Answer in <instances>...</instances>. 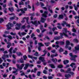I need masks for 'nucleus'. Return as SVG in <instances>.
Masks as SVG:
<instances>
[{"label":"nucleus","instance_id":"obj_44","mask_svg":"<svg viewBox=\"0 0 79 79\" xmlns=\"http://www.w3.org/2000/svg\"><path fill=\"white\" fill-rule=\"evenodd\" d=\"M38 52H36L34 54V56H39V55H38Z\"/></svg>","mask_w":79,"mask_h":79},{"label":"nucleus","instance_id":"obj_21","mask_svg":"<svg viewBox=\"0 0 79 79\" xmlns=\"http://www.w3.org/2000/svg\"><path fill=\"white\" fill-rule=\"evenodd\" d=\"M31 23L34 25H35V24H37V20L35 21L34 22H33V21H31Z\"/></svg>","mask_w":79,"mask_h":79},{"label":"nucleus","instance_id":"obj_47","mask_svg":"<svg viewBox=\"0 0 79 79\" xmlns=\"http://www.w3.org/2000/svg\"><path fill=\"white\" fill-rule=\"evenodd\" d=\"M37 71V68H35L34 69V73H36V71Z\"/></svg>","mask_w":79,"mask_h":79},{"label":"nucleus","instance_id":"obj_46","mask_svg":"<svg viewBox=\"0 0 79 79\" xmlns=\"http://www.w3.org/2000/svg\"><path fill=\"white\" fill-rule=\"evenodd\" d=\"M19 5L20 6H21V5H24V3L23 4L21 2H19Z\"/></svg>","mask_w":79,"mask_h":79},{"label":"nucleus","instance_id":"obj_34","mask_svg":"<svg viewBox=\"0 0 79 79\" xmlns=\"http://www.w3.org/2000/svg\"><path fill=\"white\" fill-rule=\"evenodd\" d=\"M23 60H26V59L27 58L26 55H25L23 56Z\"/></svg>","mask_w":79,"mask_h":79},{"label":"nucleus","instance_id":"obj_62","mask_svg":"<svg viewBox=\"0 0 79 79\" xmlns=\"http://www.w3.org/2000/svg\"><path fill=\"white\" fill-rule=\"evenodd\" d=\"M55 29H56V27L53 28L52 30L53 31H55Z\"/></svg>","mask_w":79,"mask_h":79},{"label":"nucleus","instance_id":"obj_58","mask_svg":"<svg viewBox=\"0 0 79 79\" xmlns=\"http://www.w3.org/2000/svg\"><path fill=\"white\" fill-rule=\"evenodd\" d=\"M48 79H53V77L52 76H48Z\"/></svg>","mask_w":79,"mask_h":79},{"label":"nucleus","instance_id":"obj_11","mask_svg":"<svg viewBox=\"0 0 79 79\" xmlns=\"http://www.w3.org/2000/svg\"><path fill=\"white\" fill-rule=\"evenodd\" d=\"M64 18V16L63 14L60 15H59L58 17V19L60 20V19H63Z\"/></svg>","mask_w":79,"mask_h":79},{"label":"nucleus","instance_id":"obj_33","mask_svg":"<svg viewBox=\"0 0 79 79\" xmlns=\"http://www.w3.org/2000/svg\"><path fill=\"white\" fill-rule=\"evenodd\" d=\"M73 42H76V43H78L79 42V41L77 40V39H73Z\"/></svg>","mask_w":79,"mask_h":79},{"label":"nucleus","instance_id":"obj_25","mask_svg":"<svg viewBox=\"0 0 79 79\" xmlns=\"http://www.w3.org/2000/svg\"><path fill=\"white\" fill-rule=\"evenodd\" d=\"M16 54L17 55V56H23V54H22L21 52H19L18 53H16Z\"/></svg>","mask_w":79,"mask_h":79},{"label":"nucleus","instance_id":"obj_19","mask_svg":"<svg viewBox=\"0 0 79 79\" xmlns=\"http://www.w3.org/2000/svg\"><path fill=\"white\" fill-rule=\"evenodd\" d=\"M57 25H59V26H57V28H58V29H62V27L60 26V25H61V24L60 23H58Z\"/></svg>","mask_w":79,"mask_h":79},{"label":"nucleus","instance_id":"obj_24","mask_svg":"<svg viewBox=\"0 0 79 79\" xmlns=\"http://www.w3.org/2000/svg\"><path fill=\"white\" fill-rule=\"evenodd\" d=\"M71 76V75L68 74H65V77L66 78H69V77H70Z\"/></svg>","mask_w":79,"mask_h":79},{"label":"nucleus","instance_id":"obj_35","mask_svg":"<svg viewBox=\"0 0 79 79\" xmlns=\"http://www.w3.org/2000/svg\"><path fill=\"white\" fill-rule=\"evenodd\" d=\"M15 17H16V16L14 15L13 17H10V20H13V19H15Z\"/></svg>","mask_w":79,"mask_h":79},{"label":"nucleus","instance_id":"obj_31","mask_svg":"<svg viewBox=\"0 0 79 79\" xmlns=\"http://www.w3.org/2000/svg\"><path fill=\"white\" fill-rule=\"evenodd\" d=\"M38 44L40 46L39 47H43V46H44V44H43L42 43H38Z\"/></svg>","mask_w":79,"mask_h":79},{"label":"nucleus","instance_id":"obj_39","mask_svg":"<svg viewBox=\"0 0 79 79\" xmlns=\"http://www.w3.org/2000/svg\"><path fill=\"white\" fill-rule=\"evenodd\" d=\"M43 72L44 74H47V71L45 70H44Z\"/></svg>","mask_w":79,"mask_h":79},{"label":"nucleus","instance_id":"obj_63","mask_svg":"<svg viewBox=\"0 0 79 79\" xmlns=\"http://www.w3.org/2000/svg\"><path fill=\"white\" fill-rule=\"evenodd\" d=\"M40 29L41 30L43 29V25H40Z\"/></svg>","mask_w":79,"mask_h":79},{"label":"nucleus","instance_id":"obj_20","mask_svg":"<svg viewBox=\"0 0 79 79\" xmlns=\"http://www.w3.org/2000/svg\"><path fill=\"white\" fill-rule=\"evenodd\" d=\"M19 61L21 63H24V60L23 59L22 57H21V59H19Z\"/></svg>","mask_w":79,"mask_h":79},{"label":"nucleus","instance_id":"obj_4","mask_svg":"<svg viewBox=\"0 0 79 79\" xmlns=\"http://www.w3.org/2000/svg\"><path fill=\"white\" fill-rule=\"evenodd\" d=\"M6 26L7 27L8 30L10 29H11V27H13L14 26V25L12 24L11 22L9 23L8 24L6 25Z\"/></svg>","mask_w":79,"mask_h":79},{"label":"nucleus","instance_id":"obj_9","mask_svg":"<svg viewBox=\"0 0 79 79\" xmlns=\"http://www.w3.org/2000/svg\"><path fill=\"white\" fill-rule=\"evenodd\" d=\"M48 14V12L47 11H45L44 12V13L42 14V16L43 17H44V18H47V14Z\"/></svg>","mask_w":79,"mask_h":79},{"label":"nucleus","instance_id":"obj_51","mask_svg":"<svg viewBox=\"0 0 79 79\" xmlns=\"http://www.w3.org/2000/svg\"><path fill=\"white\" fill-rule=\"evenodd\" d=\"M21 28L23 29H26V26L25 25L22 26Z\"/></svg>","mask_w":79,"mask_h":79},{"label":"nucleus","instance_id":"obj_52","mask_svg":"<svg viewBox=\"0 0 79 79\" xmlns=\"http://www.w3.org/2000/svg\"><path fill=\"white\" fill-rule=\"evenodd\" d=\"M72 31L73 32H76V30L75 28L72 29Z\"/></svg>","mask_w":79,"mask_h":79},{"label":"nucleus","instance_id":"obj_32","mask_svg":"<svg viewBox=\"0 0 79 79\" xmlns=\"http://www.w3.org/2000/svg\"><path fill=\"white\" fill-rule=\"evenodd\" d=\"M64 30L65 31V33H67V32H69V31H67V28H64Z\"/></svg>","mask_w":79,"mask_h":79},{"label":"nucleus","instance_id":"obj_40","mask_svg":"<svg viewBox=\"0 0 79 79\" xmlns=\"http://www.w3.org/2000/svg\"><path fill=\"white\" fill-rule=\"evenodd\" d=\"M28 56L29 58H31V59H33V56H31L30 55H28Z\"/></svg>","mask_w":79,"mask_h":79},{"label":"nucleus","instance_id":"obj_7","mask_svg":"<svg viewBox=\"0 0 79 79\" xmlns=\"http://www.w3.org/2000/svg\"><path fill=\"white\" fill-rule=\"evenodd\" d=\"M3 56L2 57V58L3 60H5L6 58H9V56L8 55H6L4 54Z\"/></svg>","mask_w":79,"mask_h":79},{"label":"nucleus","instance_id":"obj_49","mask_svg":"<svg viewBox=\"0 0 79 79\" xmlns=\"http://www.w3.org/2000/svg\"><path fill=\"white\" fill-rule=\"evenodd\" d=\"M77 67V66H74L73 68V71H75V69H76V68Z\"/></svg>","mask_w":79,"mask_h":79},{"label":"nucleus","instance_id":"obj_3","mask_svg":"<svg viewBox=\"0 0 79 79\" xmlns=\"http://www.w3.org/2000/svg\"><path fill=\"white\" fill-rule=\"evenodd\" d=\"M65 25L66 27H68L69 28L71 27V25L70 24H68V23H66V21H63V23L61 24V25L63 27H64L65 26L64 25Z\"/></svg>","mask_w":79,"mask_h":79},{"label":"nucleus","instance_id":"obj_56","mask_svg":"<svg viewBox=\"0 0 79 79\" xmlns=\"http://www.w3.org/2000/svg\"><path fill=\"white\" fill-rule=\"evenodd\" d=\"M4 33L7 34H10V32L9 31H6L4 32Z\"/></svg>","mask_w":79,"mask_h":79},{"label":"nucleus","instance_id":"obj_8","mask_svg":"<svg viewBox=\"0 0 79 79\" xmlns=\"http://www.w3.org/2000/svg\"><path fill=\"white\" fill-rule=\"evenodd\" d=\"M70 44H71V43H70L69 40H67L66 41V45L65 46V48H68V45H70Z\"/></svg>","mask_w":79,"mask_h":79},{"label":"nucleus","instance_id":"obj_18","mask_svg":"<svg viewBox=\"0 0 79 79\" xmlns=\"http://www.w3.org/2000/svg\"><path fill=\"white\" fill-rule=\"evenodd\" d=\"M25 66L24 67L23 69L24 70H26L27 69V68L29 67V65L27 64H25Z\"/></svg>","mask_w":79,"mask_h":79},{"label":"nucleus","instance_id":"obj_36","mask_svg":"<svg viewBox=\"0 0 79 79\" xmlns=\"http://www.w3.org/2000/svg\"><path fill=\"white\" fill-rule=\"evenodd\" d=\"M27 64H28V66H29L30 68H32V67H33V66H34V64H30L29 63H27Z\"/></svg>","mask_w":79,"mask_h":79},{"label":"nucleus","instance_id":"obj_15","mask_svg":"<svg viewBox=\"0 0 79 79\" xmlns=\"http://www.w3.org/2000/svg\"><path fill=\"white\" fill-rule=\"evenodd\" d=\"M43 53H44V54L43 55H42V56H45V55L48 53V51L45 50H44L43 51Z\"/></svg>","mask_w":79,"mask_h":79},{"label":"nucleus","instance_id":"obj_55","mask_svg":"<svg viewBox=\"0 0 79 79\" xmlns=\"http://www.w3.org/2000/svg\"><path fill=\"white\" fill-rule=\"evenodd\" d=\"M57 16H58V15H57V14H56L54 15L53 16V17L54 18H56Z\"/></svg>","mask_w":79,"mask_h":79},{"label":"nucleus","instance_id":"obj_41","mask_svg":"<svg viewBox=\"0 0 79 79\" xmlns=\"http://www.w3.org/2000/svg\"><path fill=\"white\" fill-rule=\"evenodd\" d=\"M38 50L39 51V52L41 51V50H42V49H41V47L40 46H39L38 47Z\"/></svg>","mask_w":79,"mask_h":79},{"label":"nucleus","instance_id":"obj_43","mask_svg":"<svg viewBox=\"0 0 79 79\" xmlns=\"http://www.w3.org/2000/svg\"><path fill=\"white\" fill-rule=\"evenodd\" d=\"M73 6H74V8H75L74 9L75 10H76V11H77V8L76 6V5L75 4H74Z\"/></svg>","mask_w":79,"mask_h":79},{"label":"nucleus","instance_id":"obj_54","mask_svg":"<svg viewBox=\"0 0 79 79\" xmlns=\"http://www.w3.org/2000/svg\"><path fill=\"white\" fill-rule=\"evenodd\" d=\"M60 72H61V73H65V72L64 71V69H61L60 70Z\"/></svg>","mask_w":79,"mask_h":79},{"label":"nucleus","instance_id":"obj_61","mask_svg":"<svg viewBox=\"0 0 79 79\" xmlns=\"http://www.w3.org/2000/svg\"><path fill=\"white\" fill-rule=\"evenodd\" d=\"M43 36V34H41V35H38L39 37H40V38H41Z\"/></svg>","mask_w":79,"mask_h":79},{"label":"nucleus","instance_id":"obj_29","mask_svg":"<svg viewBox=\"0 0 79 79\" xmlns=\"http://www.w3.org/2000/svg\"><path fill=\"white\" fill-rule=\"evenodd\" d=\"M58 68L61 69L63 68V66L62 64H60L57 66Z\"/></svg>","mask_w":79,"mask_h":79},{"label":"nucleus","instance_id":"obj_57","mask_svg":"<svg viewBox=\"0 0 79 79\" xmlns=\"http://www.w3.org/2000/svg\"><path fill=\"white\" fill-rule=\"evenodd\" d=\"M11 35H16V33H14L13 32H12L10 33Z\"/></svg>","mask_w":79,"mask_h":79},{"label":"nucleus","instance_id":"obj_45","mask_svg":"<svg viewBox=\"0 0 79 79\" xmlns=\"http://www.w3.org/2000/svg\"><path fill=\"white\" fill-rule=\"evenodd\" d=\"M69 73V74H71L73 76V75H74V72H72V71H70Z\"/></svg>","mask_w":79,"mask_h":79},{"label":"nucleus","instance_id":"obj_5","mask_svg":"<svg viewBox=\"0 0 79 79\" xmlns=\"http://www.w3.org/2000/svg\"><path fill=\"white\" fill-rule=\"evenodd\" d=\"M16 66L18 69H20V70H21L23 69V68L24 66V64H22L21 65L19 66V64H16Z\"/></svg>","mask_w":79,"mask_h":79},{"label":"nucleus","instance_id":"obj_2","mask_svg":"<svg viewBox=\"0 0 79 79\" xmlns=\"http://www.w3.org/2000/svg\"><path fill=\"white\" fill-rule=\"evenodd\" d=\"M69 55L70 56H71V60H72L73 61H76V58H76V57H77V56H76V55H73V53H69Z\"/></svg>","mask_w":79,"mask_h":79},{"label":"nucleus","instance_id":"obj_64","mask_svg":"<svg viewBox=\"0 0 79 79\" xmlns=\"http://www.w3.org/2000/svg\"><path fill=\"white\" fill-rule=\"evenodd\" d=\"M3 77H7V75L6 74H4L3 75Z\"/></svg>","mask_w":79,"mask_h":79},{"label":"nucleus","instance_id":"obj_50","mask_svg":"<svg viewBox=\"0 0 79 79\" xmlns=\"http://www.w3.org/2000/svg\"><path fill=\"white\" fill-rule=\"evenodd\" d=\"M23 11H26L27 10V8L26 7H24L23 9Z\"/></svg>","mask_w":79,"mask_h":79},{"label":"nucleus","instance_id":"obj_10","mask_svg":"<svg viewBox=\"0 0 79 79\" xmlns=\"http://www.w3.org/2000/svg\"><path fill=\"white\" fill-rule=\"evenodd\" d=\"M12 50H13V47H11L9 50V52H10L9 56L10 58L11 57V56H12Z\"/></svg>","mask_w":79,"mask_h":79},{"label":"nucleus","instance_id":"obj_48","mask_svg":"<svg viewBox=\"0 0 79 79\" xmlns=\"http://www.w3.org/2000/svg\"><path fill=\"white\" fill-rule=\"evenodd\" d=\"M44 44L45 45L46 47H48L49 46L48 44H49V43L48 42L47 43H44Z\"/></svg>","mask_w":79,"mask_h":79},{"label":"nucleus","instance_id":"obj_26","mask_svg":"<svg viewBox=\"0 0 79 79\" xmlns=\"http://www.w3.org/2000/svg\"><path fill=\"white\" fill-rule=\"evenodd\" d=\"M8 10L10 11H11V12H13V11H14V8L13 7H12L11 8H9Z\"/></svg>","mask_w":79,"mask_h":79},{"label":"nucleus","instance_id":"obj_17","mask_svg":"<svg viewBox=\"0 0 79 79\" xmlns=\"http://www.w3.org/2000/svg\"><path fill=\"white\" fill-rule=\"evenodd\" d=\"M51 60L54 63V64H56V62H57V59L56 58H55V60L54 58H52V59Z\"/></svg>","mask_w":79,"mask_h":79},{"label":"nucleus","instance_id":"obj_6","mask_svg":"<svg viewBox=\"0 0 79 79\" xmlns=\"http://www.w3.org/2000/svg\"><path fill=\"white\" fill-rule=\"evenodd\" d=\"M16 25L17 27L15 28L16 30H19L21 28V23H16Z\"/></svg>","mask_w":79,"mask_h":79},{"label":"nucleus","instance_id":"obj_37","mask_svg":"<svg viewBox=\"0 0 79 79\" xmlns=\"http://www.w3.org/2000/svg\"><path fill=\"white\" fill-rule=\"evenodd\" d=\"M40 73H41V72L38 71L37 72V75L38 76H40Z\"/></svg>","mask_w":79,"mask_h":79},{"label":"nucleus","instance_id":"obj_22","mask_svg":"<svg viewBox=\"0 0 79 79\" xmlns=\"http://www.w3.org/2000/svg\"><path fill=\"white\" fill-rule=\"evenodd\" d=\"M71 71V68H68L67 69V70L65 71V73H69Z\"/></svg>","mask_w":79,"mask_h":79},{"label":"nucleus","instance_id":"obj_38","mask_svg":"<svg viewBox=\"0 0 79 79\" xmlns=\"http://www.w3.org/2000/svg\"><path fill=\"white\" fill-rule=\"evenodd\" d=\"M7 37L9 39H10V40H11V39H13V38H12V36H11V35H9L7 36Z\"/></svg>","mask_w":79,"mask_h":79},{"label":"nucleus","instance_id":"obj_28","mask_svg":"<svg viewBox=\"0 0 79 79\" xmlns=\"http://www.w3.org/2000/svg\"><path fill=\"white\" fill-rule=\"evenodd\" d=\"M75 50H78L79 51V45L76 46L75 48Z\"/></svg>","mask_w":79,"mask_h":79},{"label":"nucleus","instance_id":"obj_12","mask_svg":"<svg viewBox=\"0 0 79 79\" xmlns=\"http://www.w3.org/2000/svg\"><path fill=\"white\" fill-rule=\"evenodd\" d=\"M21 11L22 13H26V12L25 11H24L23 10V9H19L18 8L17 10V12H19V11Z\"/></svg>","mask_w":79,"mask_h":79},{"label":"nucleus","instance_id":"obj_1","mask_svg":"<svg viewBox=\"0 0 79 79\" xmlns=\"http://www.w3.org/2000/svg\"><path fill=\"white\" fill-rule=\"evenodd\" d=\"M60 36H56L54 37V39L56 40H58L60 39H62L63 38V36H65V37H68V35L65 33L63 32L62 33H59Z\"/></svg>","mask_w":79,"mask_h":79},{"label":"nucleus","instance_id":"obj_23","mask_svg":"<svg viewBox=\"0 0 79 79\" xmlns=\"http://www.w3.org/2000/svg\"><path fill=\"white\" fill-rule=\"evenodd\" d=\"M49 65L52 68H55V65L54 64H49Z\"/></svg>","mask_w":79,"mask_h":79},{"label":"nucleus","instance_id":"obj_27","mask_svg":"<svg viewBox=\"0 0 79 79\" xmlns=\"http://www.w3.org/2000/svg\"><path fill=\"white\" fill-rule=\"evenodd\" d=\"M60 45H64V41H60Z\"/></svg>","mask_w":79,"mask_h":79},{"label":"nucleus","instance_id":"obj_13","mask_svg":"<svg viewBox=\"0 0 79 79\" xmlns=\"http://www.w3.org/2000/svg\"><path fill=\"white\" fill-rule=\"evenodd\" d=\"M39 60H41V61L43 63H44V62H45V60L44 59V57H40L39 58Z\"/></svg>","mask_w":79,"mask_h":79},{"label":"nucleus","instance_id":"obj_59","mask_svg":"<svg viewBox=\"0 0 79 79\" xmlns=\"http://www.w3.org/2000/svg\"><path fill=\"white\" fill-rule=\"evenodd\" d=\"M7 44H8V45H10V46H11V43L10 42H8L7 43Z\"/></svg>","mask_w":79,"mask_h":79},{"label":"nucleus","instance_id":"obj_42","mask_svg":"<svg viewBox=\"0 0 79 79\" xmlns=\"http://www.w3.org/2000/svg\"><path fill=\"white\" fill-rule=\"evenodd\" d=\"M28 53H31V48L29 47H28Z\"/></svg>","mask_w":79,"mask_h":79},{"label":"nucleus","instance_id":"obj_60","mask_svg":"<svg viewBox=\"0 0 79 79\" xmlns=\"http://www.w3.org/2000/svg\"><path fill=\"white\" fill-rule=\"evenodd\" d=\"M56 52V51L55 49H54L53 50H52L51 51L52 53H55Z\"/></svg>","mask_w":79,"mask_h":79},{"label":"nucleus","instance_id":"obj_16","mask_svg":"<svg viewBox=\"0 0 79 79\" xmlns=\"http://www.w3.org/2000/svg\"><path fill=\"white\" fill-rule=\"evenodd\" d=\"M29 17H27V18L25 17L23 18L22 19L24 20V19H26V20H27L26 21L27 24H29Z\"/></svg>","mask_w":79,"mask_h":79},{"label":"nucleus","instance_id":"obj_14","mask_svg":"<svg viewBox=\"0 0 79 79\" xmlns=\"http://www.w3.org/2000/svg\"><path fill=\"white\" fill-rule=\"evenodd\" d=\"M46 20V19L44 18L43 17H41L40 22H41V23H44Z\"/></svg>","mask_w":79,"mask_h":79},{"label":"nucleus","instance_id":"obj_30","mask_svg":"<svg viewBox=\"0 0 79 79\" xmlns=\"http://www.w3.org/2000/svg\"><path fill=\"white\" fill-rule=\"evenodd\" d=\"M64 51V50L62 48H60L59 50V53H61V52H63Z\"/></svg>","mask_w":79,"mask_h":79},{"label":"nucleus","instance_id":"obj_53","mask_svg":"<svg viewBox=\"0 0 79 79\" xmlns=\"http://www.w3.org/2000/svg\"><path fill=\"white\" fill-rule=\"evenodd\" d=\"M21 34L22 35H26V33L24 32H22L21 33Z\"/></svg>","mask_w":79,"mask_h":79}]
</instances>
